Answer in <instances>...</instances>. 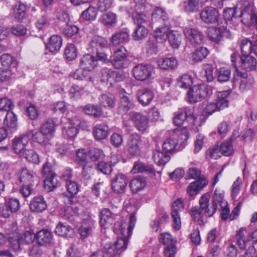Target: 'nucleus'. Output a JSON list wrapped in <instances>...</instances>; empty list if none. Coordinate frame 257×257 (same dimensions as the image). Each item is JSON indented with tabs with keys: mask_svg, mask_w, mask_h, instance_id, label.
Instances as JSON below:
<instances>
[{
	"mask_svg": "<svg viewBox=\"0 0 257 257\" xmlns=\"http://www.w3.org/2000/svg\"><path fill=\"white\" fill-rule=\"evenodd\" d=\"M210 196L208 193H205L200 198L199 205L202 210H204V214L206 217H210L216 212L217 205L223 207L227 205V202L223 200V191L216 189L212 197V205L209 206Z\"/></svg>",
	"mask_w": 257,
	"mask_h": 257,
	"instance_id": "nucleus-1",
	"label": "nucleus"
},
{
	"mask_svg": "<svg viewBox=\"0 0 257 257\" xmlns=\"http://www.w3.org/2000/svg\"><path fill=\"white\" fill-rule=\"evenodd\" d=\"M253 6L251 2L246 0L237 4L236 9H241L240 17L242 18L241 21L244 24L248 26L254 25L257 27V16Z\"/></svg>",
	"mask_w": 257,
	"mask_h": 257,
	"instance_id": "nucleus-2",
	"label": "nucleus"
},
{
	"mask_svg": "<svg viewBox=\"0 0 257 257\" xmlns=\"http://www.w3.org/2000/svg\"><path fill=\"white\" fill-rule=\"evenodd\" d=\"M110 61L116 69L127 67L130 61L127 58V51L125 48L121 46L113 50Z\"/></svg>",
	"mask_w": 257,
	"mask_h": 257,
	"instance_id": "nucleus-3",
	"label": "nucleus"
},
{
	"mask_svg": "<svg viewBox=\"0 0 257 257\" xmlns=\"http://www.w3.org/2000/svg\"><path fill=\"white\" fill-rule=\"evenodd\" d=\"M132 71L134 77L139 81H145L154 78V69L150 65L139 64L133 68Z\"/></svg>",
	"mask_w": 257,
	"mask_h": 257,
	"instance_id": "nucleus-4",
	"label": "nucleus"
},
{
	"mask_svg": "<svg viewBox=\"0 0 257 257\" xmlns=\"http://www.w3.org/2000/svg\"><path fill=\"white\" fill-rule=\"evenodd\" d=\"M246 230L245 227H241L236 231V239L237 245L240 249L245 248L247 245H250L248 248L254 246V244L257 242V229H255L252 232L249 234L247 239L245 238L244 231Z\"/></svg>",
	"mask_w": 257,
	"mask_h": 257,
	"instance_id": "nucleus-5",
	"label": "nucleus"
},
{
	"mask_svg": "<svg viewBox=\"0 0 257 257\" xmlns=\"http://www.w3.org/2000/svg\"><path fill=\"white\" fill-rule=\"evenodd\" d=\"M50 163L46 162L43 164L42 170V175L46 177L44 181L45 188L49 192L55 189L58 184L55 174L52 170Z\"/></svg>",
	"mask_w": 257,
	"mask_h": 257,
	"instance_id": "nucleus-6",
	"label": "nucleus"
},
{
	"mask_svg": "<svg viewBox=\"0 0 257 257\" xmlns=\"http://www.w3.org/2000/svg\"><path fill=\"white\" fill-rule=\"evenodd\" d=\"M209 93V88L206 85L194 86L187 92L188 101L191 103H196L206 97Z\"/></svg>",
	"mask_w": 257,
	"mask_h": 257,
	"instance_id": "nucleus-7",
	"label": "nucleus"
},
{
	"mask_svg": "<svg viewBox=\"0 0 257 257\" xmlns=\"http://www.w3.org/2000/svg\"><path fill=\"white\" fill-rule=\"evenodd\" d=\"M160 242L166 245L164 253L166 257H175L177 252L176 240L167 232L163 233L159 237Z\"/></svg>",
	"mask_w": 257,
	"mask_h": 257,
	"instance_id": "nucleus-8",
	"label": "nucleus"
},
{
	"mask_svg": "<svg viewBox=\"0 0 257 257\" xmlns=\"http://www.w3.org/2000/svg\"><path fill=\"white\" fill-rule=\"evenodd\" d=\"M136 222V217L135 214L133 213L130 217L129 223L123 222L121 224H115L114 231L117 234L118 236L128 238L132 234V231L135 225Z\"/></svg>",
	"mask_w": 257,
	"mask_h": 257,
	"instance_id": "nucleus-9",
	"label": "nucleus"
},
{
	"mask_svg": "<svg viewBox=\"0 0 257 257\" xmlns=\"http://www.w3.org/2000/svg\"><path fill=\"white\" fill-rule=\"evenodd\" d=\"M183 209L184 203L183 200L181 199L175 200L172 204L171 215L173 221L172 227L175 230H178L181 227L180 212Z\"/></svg>",
	"mask_w": 257,
	"mask_h": 257,
	"instance_id": "nucleus-10",
	"label": "nucleus"
},
{
	"mask_svg": "<svg viewBox=\"0 0 257 257\" xmlns=\"http://www.w3.org/2000/svg\"><path fill=\"white\" fill-rule=\"evenodd\" d=\"M208 35L210 39L216 43L224 37L229 38L231 37L230 31L224 26L210 27L208 30Z\"/></svg>",
	"mask_w": 257,
	"mask_h": 257,
	"instance_id": "nucleus-11",
	"label": "nucleus"
},
{
	"mask_svg": "<svg viewBox=\"0 0 257 257\" xmlns=\"http://www.w3.org/2000/svg\"><path fill=\"white\" fill-rule=\"evenodd\" d=\"M141 138L136 133L131 135L126 145V150L133 156L138 155L141 153Z\"/></svg>",
	"mask_w": 257,
	"mask_h": 257,
	"instance_id": "nucleus-12",
	"label": "nucleus"
},
{
	"mask_svg": "<svg viewBox=\"0 0 257 257\" xmlns=\"http://www.w3.org/2000/svg\"><path fill=\"white\" fill-rule=\"evenodd\" d=\"M201 20L206 24L218 23L219 13L213 7H206L200 12Z\"/></svg>",
	"mask_w": 257,
	"mask_h": 257,
	"instance_id": "nucleus-13",
	"label": "nucleus"
},
{
	"mask_svg": "<svg viewBox=\"0 0 257 257\" xmlns=\"http://www.w3.org/2000/svg\"><path fill=\"white\" fill-rule=\"evenodd\" d=\"M188 119L192 121L194 125H197V118L193 114V110L190 108H185L184 111L179 112L174 117L173 122L176 125H181L185 120Z\"/></svg>",
	"mask_w": 257,
	"mask_h": 257,
	"instance_id": "nucleus-14",
	"label": "nucleus"
},
{
	"mask_svg": "<svg viewBox=\"0 0 257 257\" xmlns=\"http://www.w3.org/2000/svg\"><path fill=\"white\" fill-rule=\"evenodd\" d=\"M128 182L127 176L119 173L115 175L111 181V187L113 191L117 194L124 192Z\"/></svg>",
	"mask_w": 257,
	"mask_h": 257,
	"instance_id": "nucleus-15",
	"label": "nucleus"
},
{
	"mask_svg": "<svg viewBox=\"0 0 257 257\" xmlns=\"http://www.w3.org/2000/svg\"><path fill=\"white\" fill-rule=\"evenodd\" d=\"M184 34L188 41L194 46L201 44L203 42V35L196 29L186 28Z\"/></svg>",
	"mask_w": 257,
	"mask_h": 257,
	"instance_id": "nucleus-16",
	"label": "nucleus"
},
{
	"mask_svg": "<svg viewBox=\"0 0 257 257\" xmlns=\"http://www.w3.org/2000/svg\"><path fill=\"white\" fill-rule=\"evenodd\" d=\"M30 140L29 136L23 134L16 137L13 140V149L15 153L19 156L26 149Z\"/></svg>",
	"mask_w": 257,
	"mask_h": 257,
	"instance_id": "nucleus-17",
	"label": "nucleus"
},
{
	"mask_svg": "<svg viewBox=\"0 0 257 257\" xmlns=\"http://www.w3.org/2000/svg\"><path fill=\"white\" fill-rule=\"evenodd\" d=\"M132 119L135 126L141 132L146 131L149 127V119L148 117L140 112H133L132 114Z\"/></svg>",
	"mask_w": 257,
	"mask_h": 257,
	"instance_id": "nucleus-18",
	"label": "nucleus"
},
{
	"mask_svg": "<svg viewBox=\"0 0 257 257\" xmlns=\"http://www.w3.org/2000/svg\"><path fill=\"white\" fill-rule=\"evenodd\" d=\"M134 106L132 98L130 94L123 90L120 93V105L119 112L120 113L125 114Z\"/></svg>",
	"mask_w": 257,
	"mask_h": 257,
	"instance_id": "nucleus-19",
	"label": "nucleus"
},
{
	"mask_svg": "<svg viewBox=\"0 0 257 257\" xmlns=\"http://www.w3.org/2000/svg\"><path fill=\"white\" fill-rule=\"evenodd\" d=\"M240 49L241 55H254L257 56L256 41H252L248 39H244L240 41Z\"/></svg>",
	"mask_w": 257,
	"mask_h": 257,
	"instance_id": "nucleus-20",
	"label": "nucleus"
},
{
	"mask_svg": "<svg viewBox=\"0 0 257 257\" xmlns=\"http://www.w3.org/2000/svg\"><path fill=\"white\" fill-rule=\"evenodd\" d=\"M47 205L42 196H37L31 200L29 207L33 212L41 213L47 208Z\"/></svg>",
	"mask_w": 257,
	"mask_h": 257,
	"instance_id": "nucleus-21",
	"label": "nucleus"
},
{
	"mask_svg": "<svg viewBox=\"0 0 257 257\" xmlns=\"http://www.w3.org/2000/svg\"><path fill=\"white\" fill-rule=\"evenodd\" d=\"M97 65V59L90 54L84 55L80 62V66L84 71H91L94 69Z\"/></svg>",
	"mask_w": 257,
	"mask_h": 257,
	"instance_id": "nucleus-22",
	"label": "nucleus"
},
{
	"mask_svg": "<svg viewBox=\"0 0 257 257\" xmlns=\"http://www.w3.org/2000/svg\"><path fill=\"white\" fill-rule=\"evenodd\" d=\"M53 234L48 229H42L36 234V239L40 245H47L53 240Z\"/></svg>",
	"mask_w": 257,
	"mask_h": 257,
	"instance_id": "nucleus-23",
	"label": "nucleus"
},
{
	"mask_svg": "<svg viewBox=\"0 0 257 257\" xmlns=\"http://www.w3.org/2000/svg\"><path fill=\"white\" fill-rule=\"evenodd\" d=\"M241 67L246 71L255 69L257 61L254 55H241L240 57Z\"/></svg>",
	"mask_w": 257,
	"mask_h": 257,
	"instance_id": "nucleus-24",
	"label": "nucleus"
},
{
	"mask_svg": "<svg viewBox=\"0 0 257 257\" xmlns=\"http://www.w3.org/2000/svg\"><path fill=\"white\" fill-rule=\"evenodd\" d=\"M208 181L205 178H201L190 184L187 188V191L190 196H194L198 192L204 188L208 184Z\"/></svg>",
	"mask_w": 257,
	"mask_h": 257,
	"instance_id": "nucleus-25",
	"label": "nucleus"
},
{
	"mask_svg": "<svg viewBox=\"0 0 257 257\" xmlns=\"http://www.w3.org/2000/svg\"><path fill=\"white\" fill-rule=\"evenodd\" d=\"M89 45L93 52L101 49H107L108 48L107 40L99 36H93L89 42Z\"/></svg>",
	"mask_w": 257,
	"mask_h": 257,
	"instance_id": "nucleus-26",
	"label": "nucleus"
},
{
	"mask_svg": "<svg viewBox=\"0 0 257 257\" xmlns=\"http://www.w3.org/2000/svg\"><path fill=\"white\" fill-rule=\"evenodd\" d=\"M82 110L85 114L91 115L94 118L105 116L101 107L97 104H87L83 107Z\"/></svg>",
	"mask_w": 257,
	"mask_h": 257,
	"instance_id": "nucleus-27",
	"label": "nucleus"
},
{
	"mask_svg": "<svg viewBox=\"0 0 257 257\" xmlns=\"http://www.w3.org/2000/svg\"><path fill=\"white\" fill-rule=\"evenodd\" d=\"M65 185L70 196H67L64 193L63 194V196L66 198L64 201L66 204H71L73 202V196L78 192L79 187L75 181L72 180L66 182Z\"/></svg>",
	"mask_w": 257,
	"mask_h": 257,
	"instance_id": "nucleus-28",
	"label": "nucleus"
},
{
	"mask_svg": "<svg viewBox=\"0 0 257 257\" xmlns=\"http://www.w3.org/2000/svg\"><path fill=\"white\" fill-rule=\"evenodd\" d=\"M138 98L143 106L148 105L154 97V92L149 89H143L138 91Z\"/></svg>",
	"mask_w": 257,
	"mask_h": 257,
	"instance_id": "nucleus-29",
	"label": "nucleus"
},
{
	"mask_svg": "<svg viewBox=\"0 0 257 257\" xmlns=\"http://www.w3.org/2000/svg\"><path fill=\"white\" fill-rule=\"evenodd\" d=\"M55 232L58 235L65 237H71L74 234V230L72 227L62 222H59L56 226Z\"/></svg>",
	"mask_w": 257,
	"mask_h": 257,
	"instance_id": "nucleus-30",
	"label": "nucleus"
},
{
	"mask_svg": "<svg viewBox=\"0 0 257 257\" xmlns=\"http://www.w3.org/2000/svg\"><path fill=\"white\" fill-rule=\"evenodd\" d=\"M62 44V37L57 35H54L49 38V41L46 45V48L50 52L55 53L60 50Z\"/></svg>",
	"mask_w": 257,
	"mask_h": 257,
	"instance_id": "nucleus-31",
	"label": "nucleus"
},
{
	"mask_svg": "<svg viewBox=\"0 0 257 257\" xmlns=\"http://www.w3.org/2000/svg\"><path fill=\"white\" fill-rule=\"evenodd\" d=\"M108 126L105 124H96L93 131L95 139L97 140L105 139L108 135Z\"/></svg>",
	"mask_w": 257,
	"mask_h": 257,
	"instance_id": "nucleus-32",
	"label": "nucleus"
},
{
	"mask_svg": "<svg viewBox=\"0 0 257 257\" xmlns=\"http://www.w3.org/2000/svg\"><path fill=\"white\" fill-rule=\"evenodd\" d=\"M99 218L100 226L105 228L112 222L114 216L108 209L103 208L100 211Z\"/></svg>",
	"mask_w": 257,
	"mask_h": 257,
	"instance_id": "nucleus-33",
	"label": "nucleus"
},
{
	"mask_svg": "<svg viewBox=\"0 0 257 257\" xmlns=\"http://www.w3.org/2000/svg\"><path fill=\"white\" fill-rule=\"evenodd\" d=\"M147 182L143 177H136L130 182L129 186L133 193H137L146 187Z\"/></svg>",
	"mask_w": 257,
	"mask_h": 257,
	"instance_id": "nucleus-34",
	"label": "nucleus"
},
{
	"mask_svg": "<svg viewBox=\"0 0 257 257\" xmlns=\"http://www.w3.org/2000/svg\"><path fill=\"white\" fill-rule=\"evenodd\" d=\"M128 40V31L125 29L113 34L111 38V42L113 45H118L121 43L127 42Z\"/></svg>",
	"mask_w": 257,
	"mask_h": 257,
	"instance_id": "nucleus-35",
	"label": "nucleus"
},
{
	"mask_svg": "<svg viewBox=\"0 0 257 257\" xmlns=\"http://www.w3.org/2000/svg\"><path fill=\"white\" fill-rule=\"evenodd\" d=\"M55 128L56 124L54 120L48 119L42 124L40 130L43 134L52 139L54 136Z\"/></svg>",
	"mask_w": 257,
	"mask_h": 257,
	"instance_id": "nucleus-36",
	"label": "nucleus"
},
{
	"mask_svg": "<svg viewBox=\"0 0 257 257\" xmlns=\"http://www.w3.org/2000/svg\"><path fill=\"white\" fill-rule=\"evenodd\" d=\"M230 91L229 90L223 91L219 92L217 95V100L215 103L217 106L218 110L226 108L228 105V101L227 97L229 95Z\"/></svg>",
	"mask_w": 257,
	"mask_h": 257,
	"instance_id": "nucleus-37",
	"label": "nucleus"
},
{
	"mask_svg": "<svg viewBox=\"0 0 257 257\" xmlns=\"http://www.w3.org/2000/svg\"><path fill=\"white\" fill-rule=\"evenodd\" d=\"M165 152L163 153L159 150H155L153 152V159L158 165H164L170 160V156Z\"/></svg>",
	"mask_w": 257,
	"mask_h": 257,
	"instance_id": "nucleus-38",
	"label": "nucleus"
},
{
	"mask_svg": "<svg viewBox=\"0 0 257 257\" xmlns=\"http://www.w3.org/2000/svg\"><path fill=\"white\" fill-rule=\"evenodd\" d=\"M99 103L104 107L113 108L115 105V97L111 94H102L99 97Z\"/></svg>",
	"mask_w": 257,
	"mask_h": 257,
	"instance_id": "nucleus-39",
	"label": "nucleus"
},
{
	"mask_svg": "<svg viewBox=\"0 0 257 257\" xmlns=\"http://www.w3.org/2000/svg\"><path fill=\"white\" fill-rule=\"evenodd\" d=\"M4 124L11 131L16 130L17 126V117L13 111L7 112Z\"/></svg>",
	"mask_w": 257,
	"mask_h": 257,
	"instance_id": "nucleus-40",
	"label": "nucleus"
},
{
	"mask_svg": "<svg viewBox=\"0 0 257 257\" xmlns=\"http://www.w3.org/2000/svg\"><path fill=\"white\" fill-rule=\"evenodd\" d=\"M152 21L154 23L159 22L163 24L168 20L167 13L161 8H156L152 13Z\"/></svg>",
	"mask_w": 257,
	"mask_h": 257,
	"instance_id": "nucleus-41",
	"label": "nucleus"
},
{
	"mask_svg": "<svg viewBox=\"0 0 257 257\" xmlns=\"http://www.w3.org/2000/svg\"><path fill=\"white\" fill-rule=\"evenodd\" d=\"M35 178L33 172L28 170L26 168H24L21 170L19 177L21 182L26 184H33Z\"/></svg>",
	"mask_w": 257,
	"mask_h": 257,
	"instance_id": "nucleus-42",
	"label": "nucleus"
},
{
	"mask_svg": "<svg viewBox=\"0 0 257 257\" xmlns=\"http://www.w3.org/2000/svg\"><path fill=\"white\" fill-rule=\"evenodd\" d=\"M170 32L167 26L159 27L154 31V36L157 41L163 42L167 39Z\"/></svg>",
	"mask_w": 257,
	"mask_h": 257,
	"instance_id": "nucleus-43",
	"label": "nucleus"
},
{
	"mask_svg": "<svg viewBox=\"0 0 257 257\" xmlns=\"http://www.w3.org/2000/svg\"><path fill=\"white\" fill-rule=\"evenodd\" d=\"M70 126L68 127L65 126L63 129V133H65L68 137L73 138L76 136L78 133V126L80 124L79 120L73 121L70 120Z\"/></svg>",
	"mask_w": 257,
	"mask_h": 257,
	"instance_id": "nucleus-44",
	"label": "nucleus"
},
{
	"mask_svg": "<svg viewBox=\"0 0 257 257\" xmlns=\"http://www.w3.org/2000/svg\"><path fill=\"white\" fill-rule=\"evenodd\" d=\"M177 61L174 57L161 59L158 61L159 67L165 70L174 69L177 67Z\"/></svg>",
	"mask_w": 257,
	"mask_h": 257,
	"instance_id": "nucleus-45",
	"label": "nucleus"
},
{
	"mask_svg": "<svg viewBox=\"0 0 257 257\" xmlns=\"http://www.w3.org/2000/svg\"><path fill=\"white\" fill-rule=\"evenodd\" d=\"M20 156L24 157L29 162L34 164H39L40 163L38 155L33 149H27Z\"/></svg>",
	"mask_w": 257,
	"mask_h": 257,
	"instance_id": "nucleus-46",
	"label": "nucleus"
},
{
	"mask_svg": "<svg viewBox=\"0 0 257 257\" xmlns=\"http://www.w3.org/2000/svg\"><path fill=\"white\" fill-rule=\"evenodd\" d=\"M114 70L108 68H104L101 71V81L106 82L112 86L114 83Z\"/></svg>",
	"mask_w": 257,
	"mask_h": 257,
	"instance_id": "nucleus-47",
	"label": "nucleus"
},
{
	"mask_svg": "<svg viewBox=\"0 0 257 257\" xmlns=\"http://www.w3.org/2000/svg\"><path fill=\"white\" fill-rule=\"evenodd\" d=\"M134 174L140 172L154 173V169L151 166H147L141 161H137L134 163V167L131 171Z\"/></svg>",
	"mask_w": 257,
	"mask_h": 257,
	"instance_id": "nucleus-48",
	"label": "nucleus"
},
{
	"mask_svg": "<svg viewBox=\"0 0 257 257\" xmlns=\"http://www.w3.org/2000/svg\"><path fill=\"white\" fill-rule=\"evenodd\" d=\"M100 21L105 26H113L116 23V17L115 14L108 12L101 16Z\"/></svg>",
	"mask_w": 257,
	"mask_h": 257,
	"instance_id": "nucleus-49",
	"label": "nucleus"
},
{
	"mask_svg": "<svg viewBox=\"0 0 257 257\" xmlns=\"http://www.w3.org/2000/svg\"><path fill=\"white\" fill-rule=\"evenodd\" d=\"M26 10V6L20 2H17L13 8V16L18 20L22 19Z\"/></svg>",
	"mask_w": 257,
	"mask_h": 257,
	"instance_id": "nucleus-50",
	"label": "nucleus"
},
{
	"mask_svg": "<svg viewBox=\"0 0 257 257\" xmlns=\"http://www.w3.org/2000/svg\"><path fill=\"white\" fill-rule=\"evenodd\" d=\"M78 232L82 239L91 235L93 233V227L91 223L83 222L79 228Z\"/></svg>",
	"mask_w": 257,
	"mask_h": 257,
	"instance_id": "nucleus-51",
	"label": "nucleus"
},
{
	"mask_svg": "<svg viewBox=\"0 0 257 257\" xmlns=\"http://www.w3.org/2000/svg\"><path fill=\"white\" fill-rule=\"evenodd\" d=\"M23 237L21 235H17L15 237H10L9 239L10 247L15 251H20L22 249L21 246L23 244Z\"/></svg>",
	"mask_w": 257,
	"mask_h": 257,
	"instance_id": "nucleus-52",
	"label": "nucleus"
},
{
	"mask_svg": "<svg viewBox=\"0 0 257 257\" xmlns=\"http://www.w3.org/2000/svg\"><path fill=\"white\" fill-rule=\"evenodd\" d=\"M137 8H139L140 7H135V11H130V12L133 15V19L134 23L137 25L138 26H143V25L147 21V17L146 15L140 13L141 11H139Z\"/></svg>",
	"mask_w": 257,
	"mask_h": 257,
	"instance_id": "nucleus-53",
	"label": "nucleus"
},
{
	"mask_svg": "<svg viewBox=\"0 0 257 257\" xmlns=\"http://www.w3.org/2000/svg\"><path fill=\"white\" fill-rule=\"evenodd\" d=\"M183 7L187 13H194L199 10V4L196 0H188L183 3Z\"/></svg>",
	"mask_w": 257,
	"mask_h": 257,
	"instance_id": "nucleus-54",
	"label": "nucleus"
},
{
	"mask_svg": "<svg viewBox=\"0 0 257 257\" xmlns=\"http://www.w3.org/2000/svg\"><path fill=\"white\" fill-rule=\"evenodd\" d=\"M1 63L4 66L10 67H16L17 65V62L14 57L8 54H4L0 56Z\"/></svg>",
	"mask_w": 257,
	"mask_h": 257,
	"instance_id": "nucleus-55",
	"label": "nucleus"
},
{
	"mask_svg": "<svg viewBox=\"0 0 257 257\" xmlns=\"http://www.w3.org/2000/svg\"><path fill=\"white\" fill-rule=\"evenodd\" d=\"M171 45L174 48H178L181 44V36L176 31H171L168 38Z\"/></svg>",
	"mask_w": 257,
	"mask_h": 257,
	"instance_id": "nucleus-56",
	"label": "nucleus"
},
{
	"mask_svg": "<svg viewBox=\"0 0 257 257\" xmlns=\"http://www.w3.org/2000/svg\"><path fill=\"white\" fill-rule=\"evenodd\" d=\"M178 144V141L175 138H169L167 139L163 144V149L166 153H171L175 150Z\"/></svg>",
	"mask_w": 257,
	"mask_h": 257,
	"instance_id": "nucleus-57",
	"label": "nucleus"
},
{
	"mask_svg": "<svg viewBox=\"0 0 257 257\" xmlns=\"http://www.w3.org/2000/svg\"><path fill=\"white\" fill-rule=\"evenodd\" d=\"M208 54V51L206 48L200 47L192 54V60L195 62L201 61L205 58Z\"/></svg>",
	"mask_w": 257,
	"mask_h": 257,
	"instance_id": "nucleus-58",
	"label": "nucleus"
},
{
	"mask_svg": "<svg viewBox=\"0 0 257 257\" xmlns=\"http://www.w3.org/2000/svg\"><path fill=\"white\" fill-rule=\"evenodd\" d=\"M230 70L226 67H221L218 70L217 78L219 82H224L228 81L230 78Z\"/></svg>",
	"mask_w": 257,
	"mask_h": 257,
	"instance_id": "nucleus-59",
	"label": "nucleus"
},
{
	"mask_svg": "<svg viewBox=\"0 0 257 257\" xmlns=\"http://www.w3.org/2000/svg\"><path fill=\"white\" fill-rule=\"evenodd\" d=\"M97 15V12L96 8L92 6H89L82 12L81 16L86 20L93 21L96 19Z\"/></svg>",
	"mask_w": 257,
	"mask_h": 257,
	"instance_id": "nucleus-60",
	"label": "nucleus"
},
{
	"mask_svg": "<svg viewBox=\"0 0 257 257\" xmlns=\"http://www.w3.org/2000/svg\"><path fill=\"white\" fill-rule=\"evenodd\" d=\"M66 58L69 61L74 60L77 55L75 46L73 44H68L65 50Z\"/></svg>",
	"mask_w": 257,
	"mask_h": 257,
	"instance_id": "nucleus-61",
	"label": "nucleus"
},
{
	"mask_svg": "<svg viewBox=\"0 0 257 257\" xmlns=\"http://www.w3.org/2000/svg\"><path fill=\"white\" fill-rule=\"evenodd\" d=\"M148 30L144 26H138L133 34L135 40L139 41L144 39L148 35Z\"/></svg>",
	"mask_w": 257,
	"mask_h": 257,
	"instance_id": "nucleus-62",
	"label": "nucleus"
},
{
	"mask_svg": "<svg viewBox=\"0 0 257 257\" xmlns=\"http://www.w3.org/2000/svg\"><path fill=\"white\" fill-rule=\"evenodd\" d=\"M15 107V105L10 99L7 97L0 98V110L8 111H12Z\"/></svg>",
	"mask_w": 257,
	"mask_h": 257,
	"instance_id": "nucleus-63",
	"label": "nucleus"
},
{
	"mask_svg": "<svg viewBox=\"0 0 257 257\" xmlns=\"http://www.w3.org/2000/svg\"><path fill=\"white\" fill-rule=\"evenodd\" d=\"M32 138L34 141L44 146L48 145L51 139L49 137L43 134L41 131L33 134Z\"/></svg>",
	"mask_w": 257,
	"mask_h": 257,
	"instance_id": "nucleus-64",
	"label": "nucleus"
}]
</instances>
